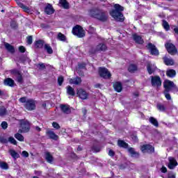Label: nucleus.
Here are the masks:
<instances>
[{
	"instance_id": "64",
	"label": "nucleus",
	"mask_w": 178,
	"mask_h": 178,
	"mask_svg": "<svg viewBox=\"0 0 178 178\" xmlns=\"http://www.w3.org/2000/svg\"><path fill=\"white\" fill-rule=\"evenodd\" d=\"M134 157L135 158H140V153L137 152H134Z\"/></svg>"
},
{
	"instance_id": "5",
	"label": "nucleus",
	"mask_w": 178,
	"mask_h": 178,
	"mask_svg": "<svg viewBox=\"0 0 178 178\" xmlns=\"http://www.w3.org/2000/svg\"><path fill=\"white\" fill-rule=\"evenodd\" d=\"M151 84L152 87H156V88H161L162 87V79H161V76H151Z\"/></svg>"
},
{
	"instance_id": "42",
	"label": "nucleus",
	"mask_w": 178,
	"mask_h": 178,
	"mask_svg": "<svg viewBox=\"0 0 178 178\" xmlns=\"http://www.w3.org/2000/svg\"><path fill=\"white\" fill-rule=\"evenodd\" d=\"M57 81H58V86H62V84H63V82L65 81V78L63 77V76L60 75L58 77Z\"/></svg>"
},
{
	"instance_id": "26",
	"label": "nucleus",
	"mask_w": 178,
	"mask_h": 178,
	"mask_svg": "<svg viewBox=\"0 0 178 178\" xmlns=\"http://www.w3.org/2000/svg\"><path fill=\"white\" fill-rule=\"evenodd\" d=\"M166 76L170 79H173L176 77V70L173 69H169L166 71Z\"/></svg>"
},
{
	"instance_id": "28",
	"label": "nucleus",
	"mask_w": 178,
	"mask_h": 178,
	"mask_svg": "<svg viewBox=\"0 0 178 178\" xmlns=\"http://www.w3.org/2000/svg\"><path fill=\"white\" fill-rule=\"evenodd\" d=\"M163 62L166 66H173L175 65L173 59L168 58V57L163 58Z\"/></svg>"
},
{
	"instance_id": "32",
	"label": "nucleus",
	"mask_w": 178,
	"mask_h": 178,
	"mask_svg": "<svg viewBox=\"0 0 178 178\" xmlns=\"http://www.w3.org/2000/svg\"><path fill=\"white\" fill-rule=\"evenodd\" d=\"M67 94L72 97H74L76 95V92H74V89L72 86H67Z\"/></svg>"
},
{
	"instance_id": "17",
	"label": "nucleus",
	"mask_w": 178,
	"mask_h": 178,
	"mask_svg": "<svg viewBox=\"0 0 178 178\" xmlns=\"http://www.w3.org/2000/svg\"><path fill=\"white\" fill-rule=\"evenodd\" d=\"M21 127L24 133H29L30 131V122L29 121H24L21 123Z\"/></svg>"
},
{
	"instance_id": "34",
	"label": "nucleus",
	"mask_w": 178,
	"mask_h": 178,
	"mask_svg": "<svg viewBox=\"0 0 178 178\" xmlns=\"http://www.w3.org/2000/svg\"><path fill=\"white\" fill-rule=\"evenodd\" d=\"M147 70L149 74H152V73H155V68L152 67V64L147 65Z\"/></svg>"
},
{
	"instance_id": "27",
	"label": "nucleus",
	"mask_w": 178,
	"mask_h": 178,
	"mask_svg": "<svg viewBox=\"0 0 178 178\" xmlns=\"http://www.w3.org/2000/svg\"><path fill=\"white\" fill-rule=\"evenodd\" d=\"M118 145L120 148H124L125 149L129 148V144L123 140H118Z\"/></svg>"
},
{
	"instance_id": "13",
	"label": "nucleus",
	"mask_w": 178,
	"mask_h": 178,
	"mask_svg": "<svg viewBox=\"0 0 178 178\" xmlns=\"http://www.w3.org/2000/svg\"><path fill=\"white\" fill-rule=\"evenodd\" d=\"M44 12L46 15H54L55 13V8H54L52 4L47 3L44 7Z\"/></svg>"
},
{
	"instance_id": "33",
	"label": "nucleus",
	"mask_w": 178,
	"mask_h": 178,
	"mask_svg": "<svg viewBox=\"0 0 178 178\" xmlns=\"http://www.w3.org/2000/svg\"><path fill=\"white\" fill-rule=\"evenodd\" d=\"M9 153L12 158H13L14 159H17V158H20V155L19 154V153H17V152L15 151L14 149H10Z\"/></svg>"
},
{
	"instance_id": "54",
	"label": "nucleus",
	"mask_w": 178,
	"mask_h": 178,
	"mask_svg": "<svg viewBox=\"0 0 178 178\" xmlns=\"http://www.w3.org/2000/svg\"><path fill=\"white\" fill-rule=\"evenodd\" d=\"M1 127L3 130H6V129H8V122H6V121H3L1 122Z\"/></svg>"
},
{
	"instance_id": "38",
	"label": "nucleus",
	"mask_w": 178,
	"mask_h": 178,
	"mask_svg": "<svg viewBox=\"0 0 178 178\" xmlns=\"http://www.w3.org/2000/svg\"><path fill=\"white\" fill-rule=\"evenodd\" d=\"M156 108L160 112H165V111H166V107L165 106V105L161 104H158L156 105Z\"/></svg>"
},
{
	"instance_id": "51",
	"label": "nucleus",
	"mask_w": 178,
	"mask_h": 178,
	"mask_svg": "<svg viewBox=\"0 0 178 178\" xmlns=\"http://www.w3.org/2000/svg\"><path fill=\"white\" fill-rule=\"evenodd\" d=\"M92 151H93V152H99L101 151V147L98 146H93L92 147Z\"/></svg>"
},
{
	"instance_id": "44",
	"label": "nucleus",
	"mask_w": 178,
	"mask_h": 178,
	"mask_svg": "<svg viewBox=\"0 0 178 178\" xmlns=\"http://www.w3.org/2000/svg\"><path fill=\"white\" fill-rule=\"evenodd\" d=\"M97 52H98V50H97V47L96 48L91 47L89 49L88 54L90 56H91V55H95V54H97Z\"/></svg>"
},
{
	"instance_id": "40",
	"label": "nucleus",
	"mask_w": 178,
	"mask_h": 178,
	"mask_svg": "<svg viewBox=\"0 0 178 178\" xmlns=\"http://www.w3.org/2000/svg\"><path fill=\"white\" fill-rule=\"evenodd\" d=\"M57 38L60 41H66V36L60 32L58 33Z\"/></svg>"
},
{
	"instance_id": "55",
	"label": "nucleus",
	"mask_w": 178,
	"mask_h": 178,
	"mask_svg": "<svg viewBox=\"0 0 178 178\" xmlns=\"http://www.w3.org/2000/svg\"><path fill=\"white\" fill-rule=\"evenodd\" d=\"M18 49L21 54H24V52H26V47H24V46H19Z\"/></svg>"
},
{
	"instance_id": "36",
	"label": "nucleus",
	"mask_w": 178,
	"mask_h": 178,
	"mask_svg": "<svg viewBox=\"0 0 178 178\" xmlns=\"http://www.w3.org/2000/svg\"><path fill=\"white\" fill-rule=\"evenodd\" d=\"M15 138H16V140H17L18 141L20 142H23L24 141V136H23V135H22V134L19 133H16L14 135Z\"/></svg>"
},
{
	"instance_id": "57",
	"label": "nucleus",
	"mask_w": 178,
	"mask_h": 178,
	"mask_svg": "<svg viewBox=\"0 0 178 178\" xmlns=\"http://www.w3.org/2000/svg\"><path fill=\"white\" fill-rule=\"evenodd\" d=\"M77 74H79V76H80L81 77H84V72L80 69H77Z\"/></svg>"
},
{
	"instance_id": "23",
	"label": "nucleus",
	"mask_w": 178,
	"mask_h": 178,
	"mask_svg": "<svg viewBox=\"0 0 178 178\" xmlns=\"http://www.w3.org/2000/svg\"><path fill=\"white\" fill-rule=\"evenodd\" d=\"M35 48H36V49H41L42 48H44V44H45V42L42 40H36L35 42Z\"/></svg>"
},
{
	"instance_id": "6",
	"label": "nucleus",
	"mask_w": 178,
	"mask_h": 178,
	"mask_svg": "<svg viewBox=\"0 0 178 178\" xmlns=\"http://www.w3.org/2000/svg\"><path fill=\"white\" fill-rule=\"evenodd\" d=\"M140 151L143 154H154L155 147L149 144H145L140 146Z\"/></svg>"
},
{
	"instance_id": "61",
	"label": "nucleus",
	"mask_w": 178,
	"mask_h": 178,
	"mask_svg": "<svg viewBox=\"0 0 178 178\" xmlns=\"http://www.w3.org/2000/svg\"><path fill=\"white\" fill-rule=\"evenodd\" d=\"M129 152L131 154V155H134V149L133 147H130L128 149Z\"/></svg>"
},
{
	"instance_id": "21",
	"label": "nucleus",
	"mask_w": 178,
	"mask_h": 178,
	"mask_svg": "<svg viewBox=\"0 0 178 178\" xmlns=\"http://www.w3.org/2000/svg\"><path fill=\"white\" fill-rule=\"evenodd\" d=\"M134 42L138 45H143L144 44V39L141 35H138L137 33H134Z\"/></svg>"
},
{
	"instance_id": "58",
	"label": "nucleus",
	"mask_w": 178,
	"mask_h": 178,
	"mask_svg": "<svg viewBox=\"0 0 178 178\" xmlns=\"http://www.w3.org/2000/svg\"><path fill=\"white\" fill-rule=\"evenodd\" d=\"M0 143H1L2 144H8V140L5 138H0Z\"/></svg>"
},
{
	"instance_id": "48",
	"label": "nucleus",
	"mask_w": 178,
	"mask_h": 178,
	"mask_svg": "<svg viewBox=\"0 0 178 178\" xmlns=\"http://www.w3.org/2000/svg\"><path fill=\"white\" fill-rule=\"evenodd\" d=\"M86 63H78V69L79 70L85 69L86 70L87 68L86 67Z\"/></svg>"
},
{
	"instance_id": "45",
	"label": "nucleus",
	"mask_w": 178,
	"mask_h": 178,
	"mask_svg": "<svg viewBox=\"0 0 178 178\" xmlns=\"http://www.w3.org/2000/svg\"><path fill=\"white\" fill-rule=\"evenodd\" d=\"M170 92H166V90L163 91V94L168 101H170L172 99V97L170 96V94H169Z\"/></svg>"
},
{
	"instance_id": "8",
	"label": "nucleus",
	"mask_w": 178,
	"mask_h": 178,
	"mask_svg": "<svg viewBox=\"0 0 178 178\" xmlns=\"http://www.w3.org/2000/svg\"><path fill=\"white\" fill-rule=\"evenodd\" d=\"M99 75L105 79H111L112 77V74L108 70L106 67H99Z\"/></svg>"
},
{
	"instance_id": "46",
	"label": "nucleus",
	"mask_w": 178,
	"mask_h": 178,
	"mask_svg": "<svg viewBox=\"0 0 178 178\" xmlns=\"http://www.w3.org/2000/svg\"><path fill=\"white\" fill-rule=\"evenodd\" d=\"M162 26L165 31H169V30H170V25H169V23H163Z\"/></svg>"
},
{
	"instance_id": "2",
	"label": "nucleus",
	"mask_w": 178,
	"mask_h": 178,
	"mask_svg": "<svg viewBox=\"0 0 178 178\" xmlns=\"http://www.w3.org/2000/svg\"><path fill=\"white\" fill-rule=\"evenodd\" d=\"M88 14L90 17H94L95 19H97L100 22H107L108 21V12L105 11L102 9H99V8H92L88 10Z\"/></svg>"
},
{
	"instance_id": "30",
	"label": "nucleus",
	"mask_w": 178,
	"mask_h": 178,
	"mask_svg": "<svg viewBox=\"0 0 178 178\" xmlns=\"http://www.w3.org/2000/svg\"><path fill=\"white\" fill-rule=\"evenodd\" d=\"M44 49L49 55H52V54H54V49H52V47L49 44H44Z\"/></svg>"
},
{
	"instance_id": "41",
	"label": "nucleus",
	"mask_w": 178,
	"mask_h": 178,
	"mask_svg": "<svg viewBox=\"0 0 178 178\" xmlns=\"http://www.w3.org/2000/svg\"><path fill=\"white\" fill-rule=\"evenodd\" d=\"M36 66L39 70H45V69H47V67L45 66V64L44 63H40L37 64Z\"/></svg>"
},
{
	"instance_id": "53",
	"label": "nucleus",
	"mask_w": 178,
	"mask_h": 178,
	"mask_svg": "<svg viewBox=\"0 0 178 178\" xmlns=\"http://www.w3.org/2000/svg\"><path fill=\"white\" fill-rule=\"evenodd\" d=\"M19 102H21V104H26L27 102V97H22L19 99Z\"/></svg>"
},
{
	"instance_id": "3",
	"label": "nucleus",
	"mask_w": 178,
	"mask_h": 178,
	"mask_svg": "<svg viewBox=\"0 0 178 178\" xmlns=\"http://www.w3.org/2000/svg\"><path fill=\"white\" fill-rule=\"evenodd\" d=\"M72 33L73 35H76L78 38H84V37H86V31H84L83 26L80 25L74 26Z\"/></svg>"
},
{
	"instance_id": "12",
	"label": "nucleus",
	"mask_w": 178,
	"mask_h": 178,
	"mask_svg": "<svg viewBox=\"0 0 178 178\" xmlns=\"http://www.w3.org/2000/svg\"><path fill=\"white\" fill-rule=\"evenodd\" d=\"M76 95L79 98H80L82 100L88 99L89 94L86 91V90L83 88L77 89L76 90Z\"/></svg>"
},
{
	"instance_id": "18",
	"label": "nucleus",
	"mask_w": 178,
	"mask_h": 178,
	"mask_svg": "<svg viewBox=\"0 0 178 178\" xmlns=\"http://www.w3.org/2000/svg\"><path fill=\"white\" fill-rule=\"evenodd\" d=\"M60 108L63 113H66L67 115H69V113L72 112V110H70V106L67 104H60Z\"/></svg>"
},
{
	"instance_id": "62",
	"label": "nucleus",
	"mask_w": 178,
	"mask_h": 178,
	"mask_svg": "<svg viewBox=\"0 0 178 178\" xmlns=\"http://www.w3.org/2000/svg\"><path fill=\"white\" fill-rule=\"evenodd\" d=\"M161 170L162 173H166L168 172V168H166L165 166H163Z\"/></svg>"
},
{
	"instance_id": "20",
	"label": "nucleus",
	"mask_w": 178,
	"mask_h": 178,
	"mask_svg": "<svg viewBox=\"0 0 178 178\" xmlns=\"http://www.w3.org/2000/svg\"><path fill=\"white\" fill-rule=\"evenodd\" d=\"M177 165V161L175 158L172 157L169 159L168 168L170 169H175Z\"/></svg>"
},
{
	"instance_id": "63",
	"label": "nucleus",
	"mask_w": 178,
	"mask_h": 178,
	"mask_svg": "<svg viewBox=\"0 0 178 178\" xmlns=\"http://www.w3.org/2000/svg\"><path fill=\"white\" fill-rule=\"evenodd\" d=\"M35 175H36L37 176H41V175H42V172L41 171H38V170H35L34 171Z\"/></svg>"
},
{
	"instance_id": "7",
	"label": "nucleus",
	"mask_w": 178,
	"mask_h": 178,
	"mask_svg": "<svg viewBox=\"0 0 178 178\" xmlns=\"http://www.w3.org/2000/svg\"><path fill=\"white\" fill-rule=\"evenodd\" d=\"M146 48L150 52V55H152L153 56H159V50H158V48H156V46H155V44H152V42H149L146 45Z\"/></svg>"
},
{
	"instance_id": "11",
	"label": "nucleus",
	"mask_w": 178,
	"mask_h": 178,
	"mask_svg": "<svg viewBox=\"0 0 178 178\" xmlns=\"http://www.w3.org/2000/svg\"><path fill=\"white\" fill-rule=\"evenodd\" d=\"M24 108L26 111H34L35 109V102L33 99H29L24 104Z\"/></svg>"
},
{
	"instance_id": "56",
	"label": "nucleus",
	"mask_w": 178,
	"mask_h": 178,
	"mask_svg": "<svg viewBox=\"0 0 178 178\" xmlns=\"http://www.w3.org/2000/svg\"><path fill=\"white\" fill-rule=\"evenodd\" d=\"M10 27L12 29H13L14 30H17L19 25L17 24V23H11L10 24Z\"/></svg>"
},
{
	"instance_id": "59",
	"label": "nucleus",
	"mask_w": 178,
	"mask_h": 178,
	"mask_svg": "<svg viewBox=\"0 0 178 178\" xmlns=\"http://www.w3.org/2000/svg\"><path fill=\"white\" fill-rule=\"evenodd\" d=\"M22 156H24V158H29V152L27 151H23L22 152Z\"/></svg>"
},
{
	"instance_id": "16",
	"label": "nucleus",
	"mask_w": 178,
	"mask_h": 178,
	"mask_svg": "<svg viewBox=\"0 0 178 178\" xmlns=\"http://www.w3.org/2000/svg\"><path fill=\"white\" fill-rule=\"evenodd\" d=\"M113 87L116 92H122V90H123V85L122 84V82H115Z\"/></svg>"
},
{
	"instance_id": "49",
	"label": "nucleus",
	"mask_w": 178,
	"mask_h": 178,
	"mask_svg": "<svg viewBox=\"0 0 178 178\" xmlns=\"http://www.w3.org/2000/svg\"><path fill=\"white\" fill-rule=\"evenodd\" d=\"M128 72L129 73H134V64H130L128 67Z\"/></svg>"
},
{
	"instance_id": "60",
	"label": "nucleus",
	"mask_w": 178,
	"mask_h": 178,
	"mask_svg": "<svg viewBox=\"0 0 178 178\" xmlns=\"http://www.w3.org/2000/svg\"><path fill=\"white\" fill-rule=\"evenodd\" d=\"M108 155L109 156H115V151L110 149L108 151Z\"/></svg>"
},
{
	"instance_id": "37",
	"label": "nucleus",
	"mask_w": 178,
	"mask_h": 178,
	"mask_svg": "<svg viewBox=\"0 0 178 178\" xmlns=\"http://www.w3.org/2000/svg\"><path fill=\"white\" fill-rule=\"evenodd\" d=\"M0 168L4 170H8V169H9V165L6 162L0 161Z\"/></svg>"
},
{
	"instance_id": "29",
	"label": "nucleus",
	"mask_w": 178,
	"mask_h": 178,
	"mask_svg": "<svg viewBox=\"0 0 178 178\" xmlns=\"http://www.w3.org/2000/svg\"><path fill=\"white\" fill-rule=\"evenodd\" d=\"M149 122L151 123V124L154 126V127H159V122H158V120H156V118L150 117L149 118Z\"/></svg>"
},
{
	"instance_id": "24",
	"label": "nucleus",
	"mask_w": 178,
	"mask_h": 178,
	"mask_svg": "<svg viewBox=\"0 0 178 178\" xmlns=\"http://www.w3.org/2000/svg\"><path fill=\"white\" fill-rule=\"evenodd\" d=\"M59 6L63 9H70V4L67 1V0H59Z\"/></svg>"
},
{
	"instance_id": "19",
	"label": "nucleus",
	"mask_w": 178,
	"mask_h": 178,
	"mask_svg": "<svg viewBox=\"0 0 178 178\" xmlns=\"http://www.w3.org/2000/svg\"><path fill=\"white\" fill-rule=\"evenodd\" d=\"M97 52H105L108 51V47L105 43H99L96 46Z\"/></svg>"
},
{
	"instance_id": "22",
	"label": "nucleus",
	"mask_w": 178,
	"mask_h": 178,
	"mask_svg": "<svg viewBox=\"0 0 178 178\" xmlns=\"http://www.w3.org/2000/svg\"><path fill=\"white\" fill-rule=\"evenodd\" d=\"M3 84L8 87H15V81L11 78H6L4 79Z\"/></svg>"
},
{
	"instance_id": "15",
	"label": "nucleus",
	"mask_w": 178,
	"mask_h": 178,
	"mask_svg": "<svg viewBox=\"0 0 178 178\" xmlns=\"http://www.w3.org/2000/svg\"><path fill=\"white\" fill-rule=\"evenodd\" d=\"M47 136H48L50 140H54V141H58L59 136L55 134L53 131L49 130L46 132Z\"/></svg>"
},
{
	"instance_id": "47",
	"label": "nucleus",
	"mask_w": 178,
	"mask_h": 178,
	"mask_svg": "<svg viewBox=\"0 0 178 178\" xmlns=\"http://www.w3.org/2000/svg\"><path fill=\"white\" fill-rule=\"evenodd\" d=\"M26 42L29 45H31V44H33V36L31 35L27 36Z\"/></svg>"
},
{
	"instance_id": "39",
	"label": "nucleus",
	"mask_w": 178,
	"mask_h": 178,
	"mask_svg": "<svg viewBox=\"0 0 178 178\" xmlns=\"http://www.w3.org/2000/svg\"><path fill=\"white\" fill-rule=\"evenodd\" d=\"M19 8H22L23 9L24 12H26V13H30V8L27 6H24L23 3H21L19 4Z\"/></svg>"
},
{
	"instance_id": "4",
	"label": "nucleus",
	"mask_w": 178,
	"mask_h": 178,
	"mask_svg": "<svg viewBox=\"0 0 178 178\" xmlns=\"http://www.w3.org/2000/svg\"><path fill=\"white\" fill-rule=\"evenodd\" d=\"M10 74L13 76H17V82L19 83V84H23L24 83V79H23V74H22V72L20 70L15 68L13 70H10Z\"/></svg>"
},
{
	"instance_id": "31",
	"label": "nucleus",
	"mask_w": 178,
	"mask_h": 178,
	"mask_svg": "<svg viewBox=\"0 0 178 178\" xmlns=\"http://www.w3.org/2000/svg\"><path fill=\"white\" fill-rule=\"evenodd\" d=\"M5 47H6V49H7L8 52H10V54H15V47H13L12 44L9 43H6Z\"/></svg>"
},
{
	"instance_id": "1",
	"label": "nucleus",
	"mask_w": 178,
	"mask_h": 178,
	"mask_svg": "<svg viewBox=\"0 0 178 178\" xmlns=\"http://www.w3.org/2000/svg\"><path fill=\"white\" fill-rule=\"evenodd\" d=\"M114 8L109 11V15L114 19L115 22H119L120 23H123L124 22V15H123V10H124V7L120 6V4H114Z\"/></svg>"
},
{
	"instance_id": "52",
	"label": "nucleus",
	"mask_w": 178,
	"mask_h": 178,
	"mask_svg": "<svg viewBox=\"0 0 178 178\" xmlns=\"http://www.w3.org/2000/svg\"><path fill=\"white\" fill-rule=\"evenodd\" d=\"M40 27L42 29H44L45 30H47L48 29H51V26L48 24H41Z\"/></svg>"
},
{
	"instance_id": "50",
	"label": "nucleus",
	"mask_w": 178,
	"mask_h": 178,
	"mask_svg": "<svg viewBox=\"0 0 178 178\" xmlns=\"http://www.w3.org/2000/svg\"><path fill=\"white\" fill-rule=\"evenodd\" d=\"M52 127L56 129V130H59V129H60V125L56 122H52Z\"/></svg>"
},
{
	"instance_id": "10",
	"label": "nucleus",
	"mask_w": 178,
	"mask_h": 178,
	"mask_svg": "<svg viewBox=\"0 0 178 178\" xmlns=\"http://www.w3.org/2000/svg\"><path fill=\"white\" fill-rule=\"evenodd\" d=\"M165 49H167V52L170 54V55H175V54H177V49L176 46L170 42H167L165 44Z\"/></svg>"
},
{
	"instance_id": "25",
	"label": "nucleus",
	"mask_w": 178,
	"mask_h": 178,
	"mask_svg": "<svg viewBox=\"0 0 178 178\" xmlns=\"http://www.w3.org/2000/svg\"><path fill=\"white\" fill-rule=\"evenodd\" d=\"M81 78L79 76L70 79V83L74 84L75 86H80V84H81Z\"/></svg>"
},
{
	"instance_id": "14",
	"label": "nucleus",
	"mask_w": 178,
	"mask_h": 178,
	"mask_svg": "<svg viewBox=\"0 0 178 178\" xmlns=\"http://www.w3.org/2000/svg\"><path fill=\"white\" fill-rule=\"evenodd\" d=\"M44 159L46 162H47V163H50V165H52V163H54V161H55L54 156H52L49 152H44Z\"/></svg>"
},
{
	"instance_id": "35",
	"label": "nucleus",
	"mask_w": 178,
	"mask_h": 178,
	"mask_svg": "<svg viewBox=\"0 0 178 178\" xmlns=\"http://www.w3.org/2000/svg\"><path fill=\"white\" fill-rule=\"evenodd\" d=\"M6 115H8V110L5 106H0V116H6Z\"/></svg>"
},
{
	"instance_id": "9",
	"label": "nucleus",
	"mask_w": 178,
	"mask_h": 178,
	"mask_svg": "<svg viewBox=\"0 0 178 178\" xmlns=\"http://www.w3.org/2000/svg\"><path fill=\"white\" fill-rule=\"evenodd\" d=\"M175 87L176 85L175 83L169 79H165L163 81L164 91H166V92H170V91H172V88H175Z\"/></svg>"
},
{
	"instance_id": "43",
	"label": "nucleus",
	"mask_w": 178,
	"mask_h": 178,
	"mask_svg": "<svg viewBox=\"0 0 178 178\" xmlns=\"http://www.w3.org/2000/svg\"><path fill=\"white\" fill-rule=\"evenodd\" d=\"M8 143L13 144V145H17V141L15 140V138H13V136H10L8 138Z\"/></svg>"
}]
</instances>
